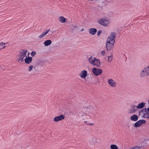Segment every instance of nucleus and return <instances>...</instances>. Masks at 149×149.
Masks as SVG:
<instances>
[{"mask_svg":"<svg viewBox=\"0 0 149 149\" xmlns=\"http://www.w3.org/2000/svg\"><path fill=\"white\" fill-rule=\"evenodd\" d=\"M114 44L106 42V48L107 50L110 51L114 47Z\"/></svg>","mask_w":149,"mask_h":149,"instance_id":"obj_9","label":"nucleus"},{"mask_svg":"<svg viewBox=\"0 0 149 149\" xmlns=\"http://www.w3.org/2000/svg\"><path fill=\"white\" fill-rule=\"evenodd\" d=\"M112 55L109 56L108 57V61L109 62H111L112 60Z\"/></svg>","mask_w":149,"mask_h":149,"instance_id":"obj_23","label":"nucleus"},{"mask_svg":"<svg viewBox=\"0 0 149 149\" xmlns=\"http://www.w3.org/2000/svg\"><path fill=\"white\" fill-rule=\"evenodd\" d=\"M29 52H27V49H22L21 50L18 55V61L19 63H22L24 61L25 58L29 56Z\"/></svg>","mask_w":149,"mask_h":149,"instance_id":"obj_1","label":"nucleus"},{"mask_svg":"<svg viewBox=\"0 0 149 149\" xmlns=\"http://www.w3.org/2000/svg\"><path fill=\"white\" fill-rule=\"evenodd\" d=\"M89 0L91 1H94V0Z\"/></svg>","mask_w":149,"mask_h":149,"instance_id":"obj_32","label":"nucleus"},{"mask_svg":"<svg viewBox=\"0 0 149 149\" xmlns=\"http://www.w3.org/2000/svg\"><path fill=\"white\" fill-rule=\"evenodd\" d=\"M50 31V29H48L46 30L45 32L42 33L38 36V39L39 40H40L41 39L43 38Z\"/></svg>","mask_w":149,"mask_h":149,"instance_id":"obj_11","label":"nucleus"},{"mask_svg":"<svg viewBox=\"0 0 149 149\" xmlns=\"http://www.w3.org/2000/svg\"><path fill=\"white\" fill-rule=\"evenodd\" d=\"M146 121L144 120H141L136 122L134 124V126L135 127H139L142 124L146 123Z\"/></svg>","mask_w":149,"mask_h":149,"instance_id":"obj_10","label":"nucleus"},{"mask_svg":"<svg viewBox=\"0 0 149 149\" xmlns=\"http://www.w3.org/2000/svg\"><path fill=\"white\" fill-rule=\"evenodd\" d=\"M36 54V53L35 52H33L31 53V55L32 56H34Z\"/></svg>","mask_w":149,"mask_h":149,"instance_id":"obj_26","label":"nucleus"},{"mask_svg":"<svg viewBox=\"0 0 149 149\" xmlns=\"http://www.w3.org/2000/svg\"><path fill=\"white\" fill-rule=\"evenodd\" d=\"M145 103L142 102L139 104L137 106L138 109H141L143 108L145 106Z\"/></svg>","mask_w":149,"mask_h":149,"instance_id":"obj_20","label":"nucleus"},{"mask_svg":"<svg viewBox=\"0 0 149 149\" xmlns=\"http://www.w3.org/2000/svg\"><path fill=\"white\" fill-rule=\"evenodd\" d=\"M58 20L62 23H64L66 22V19L64 17L61 16L58 17Z\"/></svg>","mask_w":149,"mask_h":149,"instance_id":"obj_17","label":"nucleus"},{"mask_svg":"<svg viewBox=\"0 0 149 149\" xmlns=\"http://www.w3.org/2000/svg\"><path fill=\"white\" fill-rule=\"evenodd\" d=\"M33 66L32 65H30L28 68V70L29 71H31L33 69Z\"/></svg>","mask_w":149,"mask_h":149,"instance_id":"obj_24","label":"nucleus"},{"mask_svg":"<svg viewBox=\"0 0 149 149\" xmlns=\"http://www.w3.org/2000/svg\"><path fill=\"white\" fill-rule=\"evenodd\" d=\"M32 58L31 57L27 56L25 58L24 60L26 63L29 64L32 61Z\"/></svg>","mask_w":149,"mask_h":149,"instance_id":"obj_13","label":"nucleus"},{"mask_svg":"<svg viewBox=\"0 0 149 149\" xmlns=\"http://www.w3.org/2000/svg\"><path fill=\"white\" fill-rule=\"evenodd\" d=\"M148 118L149 119V114L148 115Z\"/></svg>","mask_w":149,"mask_h":149,"instance_id":"obj_31","label":"nucleus"},{"mask_svg":"<svg viewBox=\"0 0 149 149\" xmlns=\"http://www.w3.org/2000/svg\"><path fill=\"white\" fill-rule=\"evenodd\" d=\"M116 37V35L114 32L111 33L110 35L107 38L106 42L114 44Z\"/></svg>","mask_w":149,"mask_h":149,"instance_id":"obj_4","label":"nucleus"},{"mask_svg":"<svg viewBox=\"0 0 149 149\" xmlns=\"http://www.w3.org/2000/svg\"><path fill=\"white\" fill-rule=\"evenodd\" d=\"M91 142L93 144L95 145L98 143V139L95 137H93L91 140Z\"/></svg>","mask_w":149,"mask_h":149,"instance_id":"obj_15","label":"nucleus"},{"mask_svg":"<svg viewBox=\"0 0 149 149\" xmlns=\"http://www.w3.org/2000/svg\"><path fill=\"white\" fill-rule=\"evenodd\" d=\"M79 75L82 79H85L87 75V72L86 70L81 71L79 74Z\"/></svg>","mask_w":149,"mask_h":149,"instance_id":"obj_8","label":"nucleus"},{"mask_svg":"<svg viewBox=\"0 0 149 149\" xmlns=\"http://www.w3.org/2000/svg\"><path fill=\"white\" fill-rule=\"evenodd\" d=\"M65 118V116L63 115H60L59 116L55 117L54 118V122H58L63 120Z\"/></svg>","mask_w":149,"mask_h":149,"instance_id":"obj_7","label":"nucleus"},{"mask_svg":"<svg viewBox=\"0 0 149 149\" xmlns=\"http://www.w3.org/2000/svg\"><path fill=\"white\" fill-rule=\"evenodd\" d=\"M84 29H82L81 30V31H84Z\"/></svg>","mask_w":149,"mask_h":149,"instance_id":"obj_30","label":"nucleus"},{"mask_svg":"<svg viewBox=\"0 0 149 149\" xmlns=\"http://www.w3.org/2000/svg\"><path fill=\"white\" fill-rule=\"evenodd\" d=\"M147 110L149 112V108L147 109Z\"/></svg>","mask_w":149,"mask_h":149,"instance_id":"obj_29","label":"nucleus"},{"mask_svg":"<svg viewBox=\"0 0 149 149\" xmlns=\"http://www.w3.org/2000/svg\"><path fill=\"white\" fill-rule=\"evenodd\" d=\"M101 54L102 55L104 56L105 54V51H102L101 52Z\"/></svg>","mask_w":149,"mask_h":149,"instance_id":"obj_27","label":"nucleus"},{"mask_svg":"<svg viewBox=\"0 0 149 149\" xmlns=\"http://www.w3.org/2000/svg\"><path fill=\"white\" fill-rule=\"evenodd\" d=\"M72 27H73L72 29H75L77 27V26L76 25H73L72 26Z\"/></svg>","mask_w":149,"mask_h":149,"instance_id":"obj_28","label":"nucleus"},{"mask_svg":"<svg viewBox=\"0 0 149 149\" xmlns=\"http://www.w3.org/2000/svg\"><path fill=\"white\" fill-rule=\"evenodd\" d=\"M92 71L94 75L96 76L101 74L102 73V70L100 68H94L92 70Z\"/></svg>","mask_w":149,"mask_h":149,"instance_id":"obj_6","label":"nucleus"},{"mask_svg":"<svg viewBox=\"0 0 149 149\" xmlns=\"http://www.w3.org/2000/svg\"><path fill=\"white\" fill-rule=\"evenodd\" d=\"M6 47L5 43L1 42L0 43V50H1Z\"/></svg>","mask_w":149,"mask_h":149,"instance_id":"obj_21","label":"nucleus"},{"mask_svg":"<svg viewBox=\"0 0 149 149\" xmlns=\"http://www.w3.org/2000/svg\"><path fill=\"white\" fill-rule=\"evenodd\" d=\"M130 119L132 120L135 121L138 120V117L136 115H134L131 116Z\"/></svg>","mask_w":149,"mask_h":149,"instance_id":"obj_19","label":"nucleus"},{"mask_svg":"<svg viewBox=\"0 0 149 149\" xmlns=\"http://www.w3.org/2000/svg\"><path fill=\"white\" fill-rule=\"evenodd\" d=\"M97 23L100 25L105 27L109 26L110 24L109 20L106 18H100L98 19Z\"/></svg>","mask_w":149,"mask_h":149,"instance_id":"obj_2","label":"nucleus"},{"mask_svg":"<svg viewBox=\"0 0 149 149\" xmlns=\"http://www.w3.org/2000/svg\"><path fill=\"white\" fill-rule=\"evenodd\" d=\"M102 33V31L101 30L98 31L97 32V35L98 36H99L100 35L101 33Z\"/></svg>","mask_w":149,"mask_h":149,"instance_id":"obj_25","label":"nucleus"},{"mask_svg":"<svg viewBox=\"0 0 149 149\" xmlns=\"http://www.w3.org/2000/svg\"><path fill=\"white\" fill-rule=\"evenodd\" d=\"M149 75V73L147 67L144 68L141 72L140 76L141 77H144Z\"/></svg>","mask_w":149,"mask_h":149,"instance_id":"obj_5","label":"nucleus"},{"mask_svg":"<svg viewBox=\"0 0 149 149\" xmlns=\"http://www.w3.org/2000/svg\"><path fill=\"white\" fill-rule=\"evenodd\" d=\"M138 108L137 106L133 105L132 106L131 109L130 110L129 113H134L137 111Z\"/></svg>","mask_w":149,"mask_h":149,"instance_id":"obj_12","label":"nucleus"},{"mask_svg":"<svg viewBox=\"0 0 149 149\" xmlns=\"http://www.w3.org/2000/svg\"><path fill=\"white\" fill-rule=\"evenodd\" d=\"M110 148L111 149H118V148L117 146L114 144H112L110 146Z\"/></svg>","mask_w":149,"mask_h":149,"instance_id":"obj_22","label":"nucleus"},{"mask_svg":"<svg viewBox=\"0 0 149 149\" xmlns=\"http://www.w3.org/2000/svg\"><path fill=\"white\" fill-rule=\"evenodd\" d=\"M88 60L89 63L99 67L100 65V61L94 57H90L88 58Z\"/></svg>","mask_w":149,"mask_h":149,"instance_id":"obj_3","label":"nucleus"},{"mask_svg":"<svg viewBox=\"0 0 149 149\" xmlns=\"http://www.w3.org/2000/svg\"><path fill=\"white\" fill-rule=\"evenodd\" d=\"M108 83L109 85L111 87H115L116 86V83L112 79H109L108 80Z\"/></svg>","mask_w":149,"mask_h":149,"instance_id":"obj_14","label":"nucleus"},{"mask_svg":"<svg viewBox=\"0 0 149 149\" xmlns=\"http://www.w3.org/2000/svg\"><path fill=\"white\" fill-rule=\"evenodd\" d=\"M52 41L50 40H48L45 41L44 43V45L45 46H47L52 44Z\"/></svg>","mask_w":149,"mask_h":149,"instance_id":"obj_18","label":"nucleus"},{"mask_svg":"<svg viewBox=\"0 0 149 149\" xmlns=\"http://www.w3.org/2000/svg\"><path fill=\"white\" fill-rule=\"evenodd\" d=\"M97 31V30L95 28H91L89 30V33L92 35H94Z\"/></svg>","mask_w":149,"mask_h":149,"instance_id":"obj_16","label":"nucleus"}]
</instances>
